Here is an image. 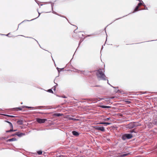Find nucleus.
I'll return each instance as SVG.
<instances>
[{
	"label": "nucleus",
	"mask_w": 157,
	"mask_h": 157,
	"mask_svg": "<svg viewBox=\"0 0 157 157\" xmlns=\"http://www.w3.org/2000/svg\"><path fill=\"white\" fill-rule=\"evenodd\" d=\"M128 155V154H123L121 155V157H124Z\"/></svg>",
	"instance_id": "412c9836"
},
{
	"label": "nucleus",
	"mask_w": 157,
	"mask_h": 157,
	"mask_svg": "<svg viewBox=\"0 0 157 157\" xmlns=\"http://www.w3.org/2000/svg\"><path fill=\"white\" fill-rule=\"evenodd\" d=\"M133 136L132 134L130 133H126L123 135L121 137L123 140H125L126 139H129L131 138Z\"/></svg>",
	"instance_id": "f03ea898"
},
{
	"label": "nucleus",
	"mask_w": 157,
	"mask_h": 157,
	"mask_svg": "<svg viewBox=\"0 0 157 157\" xmlns=\"http://www.w3.org/2000/svg\"><path fill=\"white\" fill-rule=\"evenodd\" d=\"M57 69L58 70V72H60V71H59V68H58V67H57Z\"/></svg>",
	"instance_id": "bb28decb"
},
{
	"label": "nucleus",
	"mask_w": 157,
	"mask_h": 157,
	"mask_svg": "<svg viewBox=\"0 0 157 157\" xmlns=\"http://www.w3.org/2000/svg\"><path fill=\"white\" fill-rule=\"evenodd\" d=\"M36 41L37 42H38V41H37V40H36Z\"/></svg>",
	"instance_id": "ea45409f"
},
{
	"label": "nucleus",
	"mask_w": 157,
	"mask_h": 157,
	"mask_svg": "<svg viewBox=\"0 0 157 157\" xmlns=\"http://www.w3.org/2000/svg\"><path fill=\"white\" fill-rule=\"evenodd\" d=\"M36 41L37 42H38V41H37V40H36Z\"/></svg>",
	"instance_id": "79ce46f5"
},
{
	"label": "nucleus",
	"mask_w": 157,
	"mask_h": 157,
	"mask_svg": "<svg viewBox=\"0 0 157 157\" xmlns=\"http://www.w3.org/2000/svg\"><path fill=\"white\" fill-rule=\"evenodd\" d=\"M5 122L8 123L9 124L10 127L11 129L9 130L6 131V132H9L13 131V125L10 122L7 121H5Z\"/></svg>",
	"instance_id": "39448f33"
},
{
	"label": "nucleus",
	"mask_w": 157,
	"mask_h": 157,
	"mask_svg": "<svg viewBox=\"0 0 157 157\" xmlns=\"http://www.w3.org/2000/svg\"><path fill=\"white\" fill-rule=\"evenodd\" d=\"M35 18H34V19H33L32 20H31L30 21H31V20H33L34 19H35Z\"/></svg>",
	"instance_id": "c9c22d12"
},
{
	"label": "nucleus",
	"mask_w": 157,
	"mask_h": 157,
	"mask_svg": "<svg viewBox=\"0 0 157 157\" xmlns=\"http://www.w3.org/2000/svg\"><path fill=\"white\" fill-rule=\"evenodd\" d=\"M54 87L53 90H56V86H54V87Z\"/></svg>",
	"instance_id": "cd10ccee"
},
{
	"label": "nucleus",
	"mask_w": 157,
	"mask_h": 157,
	"mask_svg": "<svg viewBox=\"0 0 157 157\" xmlns=\"http://www.w3.org/2000/svg\"><path fill=\"white\" fill-rule=\"evenodd\" d=\"M103 48V46H102V48Z\"/></svg>",
	"instance_id": "a18cd8bd"
},
{
	"label": "nucleus",
	"mask_w": 157,
	"mask_h": 157,
	"mask_svg": "<svg viewBox=\"0 0 157 157\" xmlns=\"http://www.w3.org/2000/svg\"><path fill=\"white\" fill-rule=\"evenodd\" d=\"M17 123L18 125H22L23 124V121L21 120H20L17 121Z\"/></svg>",
	"instance_id": "f8f14e48"
},
{
	"label": "nucleus",
	"mask_w": 157,
	"mask_h": 157,
	"mask_svg": "<svg viewBox=\"0 0 157 157\" xmlns=\"http://www.w3.org/2000/svg\"><path fill=\"white\" fill-rule=\"evenodd\" d=\"M80 72L84 75H86L88 74L89 73V71H80Z\"/></svg>",
	"instance_id": "6e6552de"
},
{
	"label": "nucleus",
	"mask_w": 157,
	"mask_h": 157,
	"mask_svg": "<svg viewBox=\"0 0 157 157\" xmlns=\"http://www.w3.org/2000/svg\"><path fill=\"white\" fill-rule=\"evenodd\" d=\"M51 6H52V10H53V5L52 4H51ZM52 13L54 14H57V13L56 12H55L54 11L52 10Z\"/></svg>",
	"instance_id": "4be33fe9"
},
{
	"label": "nucleus",
	"mask_w": 157,
	"mask_h": 157,
	"mask_svg": "<svg viewBox=\"0 0 157 157\" xmlns=\"http://www.w3.org/2000/svg\"><path fill=\"white\" fill-rule=\"evenodd\" d=\"M16 131V130H13V131Z\"/></svg>",
	"instance_id": "473e14b6"
},
{
	"label": "nucleus",
	"mask_w": 157,
	"mask_h": 157,
	"mask_svg": "<svg viewBox=\"0 0 157 157\" xmlns=\"http://www.w3.org/2000/svg\"><path fill=\"white\" fill-rule=\"evenodd\" d=\"M133 132V131H132V132Z\"/></svg>",
	"instance_id": "49530a36"
},
{
	"label": "nucleus",
	"mask_w": 157,
	"mask_h": 157,
	"mask_svg": "<svg viewBox=\"0 0 157 157\" xmlns=\"http://www.w3.org/2000/svg\"><path fill=\"white\" fill-rule=\"evenodd\" d=\"M100 107L103 108H110V107L109 106H105V105H101L100 106Z\"/></svg>",
	"instance_id": "2eb2a0df"
},
{
	"label": "nucleus",
	"mask_w": 157,
	"mask_h": 157,
	"mask_svg": "<svg viewBox=\"0 0 157 157\" xmlns=\"http://www.w3.org/2000/svg\"><path fill=\"white\" fill-rule=\"evenodd\" d=\"M22 103H22V102H21V104H22Z\"/></svg>",
	"instance_id": "58836bf2"
},
{
	"label": "nucleus",
	"mask_w": 157,
	"mask_h": 157,
	"mask_svg": "<svg viewBox=\"0 0 157 157\" xmlns=\"http://www.w3.org/2000/svg\"><path fill=\"white\" fill-rule=\"evenodd\" d=\"M110 118H109V117L107 118L104 119V120L105 121H108L109 120Z\"/></svg>",
	"instance_id": "5701e85b"
},
{
	"label": "nucleus",
	"mask_w": 157,
	"mask_h": 157,
	"mask_svg": "<svg viewBox=\"0 0 157 157\" xmlns=\"http://www.w3.org/2000/svg\"><path fill=\"white\" fill-rule=\"evenodd\" d=\"M17 108L19 110H21L22 109L21 108H20V107L19 108Z\"/></svg>",
	"instance_id": "c756f323"
},
{
	"label": "nucleus",
	"mask_w": 157,
	"mask_h": 157,
	"mask_svg": "<svg viewBox=\"0 0 157 157\" xmlns=\"http://www.w3.org/2000/svg\"><path fill=\"white\" fill-rule=\"evenodd\" d=\"M143 6H144L145 8L144 9L147 10H148L147 8L146 7V6L144 4Z\"/></svg>",
	"instance_id": "393cba45"
},
{
	"label": "nucleus",
	"mask_w": 157,
	"mask_h": 157,
	"mask_svg": "<svg viewBox=\"0 0 157 157\" xmlns=\"http://www.w3.org/2000/svg\"><path fill=\"white\" fill-rule=\"evenodd\" d=\"M109 84V83L108 82H108H107Z\"/></svg>",
	"instance_id": "e433bc0d"
},
{
	"label": "nucleus",
	"mask_w": 157,
	"mask_h": 157,
	"mask_svg": "<svg viewBox=\"0 0 157 157\" xmlns=\"http://www.w3.org/2000/svg\"><path fill=\"white\" fill-rule=\"evenodd\" d=\"M139 1L140 2V3H139L138 4L137 6H138L139 7L140 6L142 5H143L144 4V3L141 0H139Z\"/></svg>",
	"instance_id": "1a4fd4ad"
},
{
	"label": "nucleus",
	"mask_w": 157,
	"mask_h": 157,
	"mask_svg": "<svg viewBox=\"0 0 157 157\" xmlns=\"http://www.w3.org/2000/svg\"><path fill=\"white\" fill-rule=\"evenodd\" d=\"M36 121L39 123L41 124L44 123L46 121H47V120L46 119H41L38 118L37 119Z\"/></svg>",
	"instance_id": "20e7f679"
},
{
	"label": "nucleus",
	"mask_w": 157,
	"mask_h": 157,
	"mask_svg": "<svg viewBox=\"0 0 157 157\" xmlns=\"http://www.w3.org/2000/svg\"><path fill=\"white\" fill-rule=\"evenodd\" d=\"M37 153L39 155H41L42 154V152L41 151H37Z\"/></svg>",
	"instance_id": "6ab92c4d"
},
{
	"label": "nucleus",
	"mask_w": 157,
	"mask_h": 157,
	"mask_svg": "<svg viewBox=\"0 0 157 157\" xmlns=\"http://www.w3.org/2000/svg\"><path fill=\"white\" fill-rule=\"evenodd\" d=\"M36 41L37 42H38V41H37V40H36Z\"/></svg>",
	"instance_id": "a19ab883"
},
{
	"label": "nucleus",
	"mask_w": 157,
	"mask_h": 157,
	"mask_svg": "<svg viewBox=\"0 0 157 157\" xmlns=\"http://www.w3.org/2000/svg\"><path fill=\"white\" fill-rule=\"evenodd\" d=\"M118 91H119V90H118L117 92H118Z\"/></svg>",
	"instance_id": "c03bdc74"
},
{
	"label": "nucleus",
	"mask_w": 157,
	"mask_h": 157,
	"mask_svg": "<svg viewBox=\"0 0 157 157\" xmlns=\"http://www.w3.org/2000/svg\"><path fill=\"white\" fill-rule=\"evenodd\" d=\"M72 133L75 136H78L79 135L78 132L75 131H72Z\"/></svg>",
	"instance_id": "9d476101"
},
{
	"label": "nucleus",
	"mask_w": 157,
	"mask_h": 157,
	"mask_svg": "<svg viewBox=\"0 0 157 157\" xmlns=\"http://www.w3.org/2000/svg\"><path fill=\"white\" fill-rule=\"evenodd\" d=\"M104 71H103L101 69H100L97 71L96 73V75L97 78L101 80H105L106 76L104 73Z\"/></svg>",
	"instance_id": "f257e3e1"
},
{
	"label": "nucleus",
	"mask_w": 157,
	"mask_h": 157,
	"mask_svg": "<svg viewBox=\"0 0 157 157\" xmlns=\"http://www.w3.org/2000/svg\"><path fill=\"white\" fill-rule=\"evenodd\" d=\"M48 91L49 93H53V92L52 91V90L51 89H49L48 90Z\"/></svg>",
	"instance_id": "aec40b11"
},
{
	"label": "nucleus",
	"mask_w": 157,
	"mask_h": 157,
	"mask_svg": "<svg viewBox=\"0 0 157 157\" xmlns=\"http://www.w3.org/2000/svg\"><path fill=\"white\" fill-rule=\"evenodd\" d=\"M36 41L37 42H38V41H37V40H36Z\"/></svg>",
	"instance_id": "37998d69"
},
{
	"label": "nucleus",
	"mask_w": 157,
	"mask_h": 157,
	"mask_svg": "<svg viewBox=\"0 0 157 157\" xmlns=\"http://www.w3.org/2000/svg\"><path fill=\"white\" fill-rule=\"evenodd\" d=\"M56 115L57 116H59L61 115V114L59 113H56Z\"/></svg>",
	"instance_id": "b1692460"
},
{
	"label": "nucleus",
	"mask_w": 157,
	"mask_h": 157,
	"mask_svg": "<svg viewBox=\"0 0 157 157\" xmlns=\"http://www.w3.org/2000/svg\"><path fill=\"white\" fill-rule=\"evenodd\" d=\"M91 101H94L93 100V99H91Z\"/></svg>",
	"instance_id": "72a5a7b5"
},
{
	"label": "nucleus",
	"mask_w": 157,
	"mask_h": 157,
	"mask_svg": "<svg viewBox=\"0 0 157 157\" xmlns=\"http://www.w3.org/2000/svg\"><path fill=\"white\" fill-rule=\"evenodd\" d=\"M112 86L113 88H118V87H115L113 86Z\"/></svg>",
	"instance_id": "c85d7f7f"
},
{
	"label": "nucleus",
	"mask_w": 157,
	"mask_h": 157,
	"mask_svg": "<svg viewBox=\"0 0 157 157\" xmlns=\"http://www.w3.org/2000/svg\"><path fill=\"white\" fill-rule=\"evenodd\" d=\"M1 115H3L4 116H7V117H15V116H11V115H6V114H1Z\"/></svg>",
	"instance_id": "dca6fc26"
},
{
	"label": "nucleus",
	"mask_w": 157,
	"mask_h": 157,
	"mask_svg": "<svg viewBox=\"0 0 157 157\" xmlns=\"http://www.w3.org/2000/svg\"><path fill=\"white\" fill-rule=\"evenodd\" d=\"M94 128L96 130L101 131L102 132H104L105 131V128L102 126H94Z\"/></svg>",
	"instance_id": "7ed1b4c3"
},
{
	"label": "nucleus",
	"mask_w": 157,
	"mask_h": 157,
	"mask_svg": "<svg viewBox=\"0 0 157 157\" xmlns=\"http://www.w3.org/2000/svg\"><path fill=\"white\" fill-rule=\"evenodd\" d=\"M139 8V7H138V6H137L134 10V11L133 12V13H134V12L137 11L138 10Z\"/></svg>",
	"instance_id": "a211bd4d"
},
{
	"label": "nucleus",
	"mask_w": 157,
	"mask_h": 157,
	"mask_svg": "<svg viewBox=\"0 0 157 157\" xmlns=\"http://www.w3.org/2000/svg\"><path fill=\"white\" fill-rule=\"evenodd\" d=\"M0 35H4V34H0Z\"/></svg>",
	"instance_id": "f704fd0d"
},
{
	"label": "nucleus",
	"mask_w": 157,
	"mask_h": 157,
	"mask_svg": "<svg viewBox=\"0 0 157 157\" xmlns=\"http://www.w3.org/2000/svg\"><path fill=\"white\" fill-rule=\"evenodd\" d=\"M70 119L71 120H76L75 119H74L73 118H70Z\"/></svg>",
	"instance_id": "a878e982"
},
{
	"label": "nucleus",
	"mask_w": 157,
	"mask_h": 157,
	"mask_svg": "<svg viewBox=\"0 0 157 157\" xmlns=\"http://www.w3.org/2000/svg\"><path fill=\"white\" fill-rule=\"evenodd\" d=\"M38 13H39V16H38V17H39L40 15V13H39V12H38Z\"/></svg>",
	"instance_id": "2f4dec72"
},
{
	"label": "nucleus",
	"mask_w": 157,
	"mask_h": 157,
	"mask_svg": "<svg viewBox=\"0 0 157 157\" xmlns=\"http://www.w3.org/2000/svg\"><path fill=\"white\" fill-rule=\"evenodd\" d=\"M10 34V33H8V34H7V35H5L6 36H8V35Z\"/></svg>",
	"instance_id": "7c9ffc66"
},
{
	"label": "nucleus",
	"mask_w": 157,
	"mask_h": 157,
	"mask_svg": "<svg viewBox=\"0 0 157 157\" xmlns=\"http://www.w3.org/2000/svg\"><path fill=\"white\" fill-rule=\"evenodd\" d=\"M2 109H0V110H2Z\"/></svg>",
	"instance_id": "4c0bfd02"
},
{
	"label": "nucleus",
	"mask_w": 157,
	"mask_h": 157,
	"mask_svg": "<svg viewBox=\"0 0 157 157\" xmlns=\"http://www.w3.org/2000/svg\"><path fill=\"white\" fill-rule=\"evenodd\" d=\"M18 136L21 137V136L23 135H24V134L22 133H20V134L17 133L16 134Z\"/></svg>",
	"instance_id": "f3484780"
},
{
	"label": "nucleus",
	"mask_w": 157,
	"mask_h": 157,
	"mask_svg": "<svg viewBox=\"0 0 157 157\" xmlns=\"http://www.w3.org/2000/svg\"><path fill=\"white\" fill-rule=\"evenodd\" d=\"M22 107L23 108L25 107L27 108H32L33 109H34V107H29V106H23ZM44 106H37V107H35V109H37V108H44Z\"/></svg>",
	"instance_id": "0eeeda50"
},
{
	"label": "nucleus",
	"mask_w": 157,
	"mask_h": 157,
	"mask_svg": "<svg viewBox=\"0 0 157 157\" xmlns=\"http://www.w3.org/2000/svg\"><path fill=\"white\" fill-rule=\"evenodd\" d=\"M16 138H11V139H9L8 141H16Z\"/></svg>",
	"instance_id": "4468645a"
},
{
	"label": "nucleus",
	"mask_w": 157,
	"mask_h": 157,
	"mask_svg": "<svg viewBox=\"0 0 157 157\" xmlns=\"http://www.w3.org/2000/svg\"><path fill=\"white\" fill-rule=\"evenodd\" d=\"M127 128H134L133 122H131L127 125Z\"/></svg>",
	"instance_id": "423d86ee"
},
{
	"label": "nucleus",
	"mask_w": 157,
	"mask_h": 157,
	"mask_svg": "<svg viewBox=\"0 0 157 157\" xmlns=\"http://www.w3.org/2000/svg\"><path fill=\"white\" fill-rule=\"evenodd\" d=\"M99 124H106V125H110L111 124V123H108V122H101L99 123Z\"/></svg>",
	"instance_id": "9b49d317"
},
{
	"label": "nucleus",
	"mask_w": 157,
	"mask_h": 157,
	"mask_svg": "<svg viewBox=\"0 0 157 157\" xmlns=\"http://www.w3.org/2000/svg\"><path fill=\"white\" fill-rule=\"evenodd\" d=\"M133 123H134V127H136L138 126H140V124H139L138 123L134 122H133Z\"/></svg>",
	"instance_id": "ddd939ff"
}]
</instances>
